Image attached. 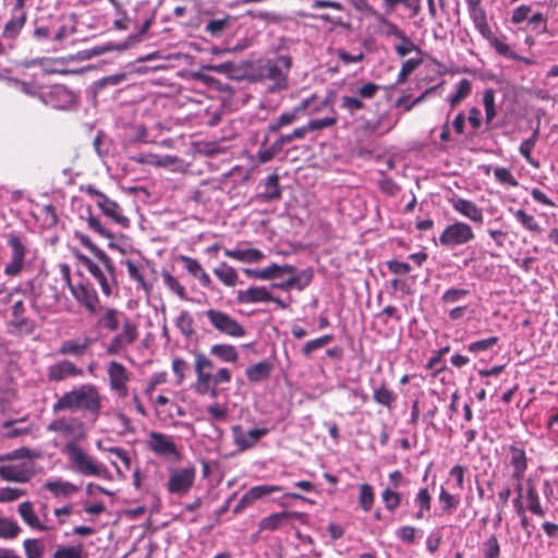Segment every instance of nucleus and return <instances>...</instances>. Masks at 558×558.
I'll list each match as a JSON object with an SVG mask.
<instances>
[{
    "instance_id": "nucleus-1",
    "label": "nucleus",
    "mask_w": 558,
    "mask_h": 558,
    "mask_svg": "<svg viewBox=\"0 0 558 558\" xmlns=\"http://www.w3.org/2000/svg\"><path fill=\"white\" fill-rule=\"evenodd\" d=\"M102 408L99 389L93 384H83L63 393L52 405L54 413L70 411L80 412L95 422Z\"/></svg>"
},
{
    "instance_id": "nucleus-2",
    "label": "nucleus",
    "mask_w": 558,
    "mask_h": 558,
    "mask_svg": "<svg viewBox=\"0 0 558 558\" xmlns=\"http://www.w3.org/2000/svg\"><path fill=\"white\" fill-rule=\"evenodd\" d=\"M63 453L68 458L70 469L80 475L100 477L107 472L106 466L101 462L89 456L74 440H70L64 445Z\"/></svg>"
},
{
    "instance_id": "nucleus-3",
    "label": "nucleus",
    "mask_w": 558,
    "mask_h": 558,
    "mask_svg": "<svg viewBox=\"0 0 558 558\" xmlns=\"http://www.w3.org/2000/svg\"><path fill=\"white\" fill-rule=\"evenodd\" d=\"M194 371L196 374L194 391L211 384H229L232 379L231 372L227 367H220L214 373V362L202 352L194 353Z\"/></svg>"
},
{
    "instance_id": "nucleus-4",
    "label": "nucleus",
    "mask_w": 558,
    "mask_h": 558,
    "mask_svg": "<svg viewBox=\"0 0 558 558\" xmlns=\"http://www.w3.org/2000/svg\"><path fill=\"white\" fill-rule=\"evenodd\" d=\"M292 66V59L288 54H280L267 59L260 68L262 77L269 82L270 92H279L288 88V75Z\"/></svg>"
},
{
    "instance_id": "nucleus-5",
    "label": "nucleus",
    "mask_w": 558,
    "mask_h": 558,
    "mask_svg": "<svg viewBox=\"0 0 558 558\" xmlns=\"http://www.w3.org/2000/svg\"><path fill=\"white\" fill-rule=\"evenodd\" d=\"M76 257L98 282L102 294L110 296L117 288L116 267L112 259L108 256V263L104 259H97L98 263H95L83 254H77Z\"/></svg>"
},
{
    "instance_id": "nucleus-6",
    "label": "nucleus",
    "mask_w": 558,
    "mask_h": 558,
    "mask_svg": "<svg viewBox=\"0 0 558 558\" xmlns=\"http://www.w3.org/2000/svg\"><path fill=\"white\" fill-rule=\"evenodd\" d=\"M5 239L10 255L9 260L4 265L3 274L7 277L14 278L20 276L29 266L27 259L29 250L26 241L15 232L8 233Z\"/></svg>"
},
{
    "instance_id": "nucleus-7",
    "label": "nucleus",
    "mask_w": 558,
    "mask_h": 558,
    "mask_svg": "<svg viewBox=\"0 0 558 558\" xmlns=\"http://www.w3.org/2000/svg\"><path fill=\"white\" fill-rule=\"evenodd\" d=\"M474 238L475 234L470 225L463 221H454L444 229L438 242L441 246L452 250L472 242Z\"/></svg>"
},
{
    "instance_id": "nucleus-8",
    "label": "nucleus",
    "mask_w": 558,
    "mask_h": 558,
    "mask_svg": "<svg viewBox=\"0 0 558 558\" xmlns=\"http://www.w3.org/2000/svg\"><path fill=\"white\" fill-rule=\"evenodd\" d=\"M85 192L96 198V205L104 216L121 227L129 226V218L124 216L121 206L116 201L109 198L105 193L93 185H87Z\"/></svg>"
},
{
    "instance_id": "nucleus-9",
    "label": "nucleus",
    "mask_w": 558,
    "mask_h": 558,
    "mask_svg": "<svg viewBox=\"0 0 558 558\" xmlns=\"http://www.w3.org/2000/svg\"><path fill=\"white\" fill-rule=\"evenodd\" d=\"M205 316L210 325L225 336L242 338L245 335L244 327L228 313L210 308L205 312Z\"/></svg>"
},
{
    "instance_id": "nucleus-10",
    "label": "nucleus",
    "mask_w": 558,
    "mask_h": 558,
    "mask_svg": "<svg viewBox=\"0 0 558 558\" xmlns=\"http://www.w3.org/2000/svg\"><path fill=\"white\" fill-rule=\"evenodd\" d=\"M39 99L53 109L68 110L73 106L75 96L64 85H52L39 90Z\"/></svg>"
},
{
    "instance_id": "nucleus-11",
    "label": "nucleus",
    "mask_w": 558,
    "mask_h": 558,
    "mask_svg": "<svg viewBox=\"0 0 558 558\" xmlns=\"http://www.w3.org/2000/svg\"><path fill=\"white\" fill-rule=\"evenodd\" d=\"M138 338V327L129 317L122 322V329L109 341L106 352L109 355H117L125 351Z\"/></svg>"
},
{
    "instance_id": "nucleus-12",
    "label": "nucleus",
    "mask_w": 558,
    "mask_h": 558,
    "mask_svg": "<svg viewBox=\"0 0 558 558\" xmlns=\"http://www.w3.org/2000/svg\"><path fill=\"white\" fill-rule=\"evenodd\" d=\"M95 342L96 339L94 337L85 333L74 338H69L60 343L58 354L82 359L84 356L92 355Z\"/></svg>"
},
{
    "instance_id": "nucleus-13",
    "label": "nucleus",
    "mask_w": 558,
    "mask_h": 558,
    "mask_svg": "<svg viewBox=\"0 0 558 558\" xmlns=\"http://www.w3.org/2000/svg\"><path fill=\"white\" fill-rule=\"evenodd\" d=\"M70 292L88 314L96 315L98 313L99 296L89 282L80 281L74 287H71Z\"/></svg>"
},
{
    "instance_id": "nucleus-14",
    "label": "nucleus",
    "mask_w": 558,
    "mask_h": 558,
    "mask_svg": "<svg viewBox=\"0 0 558 558\" xmlns=\"http://www.w3.org/2000/svg\"><path fill=\"white\" fill-rule=\"evenodd\" d=\"M109 386L120 398H125L129 393L128 383L130 373L124 365L117 361H111L107 368Z\"/></svg>"
},
{
    "instance_id": "nucleus-15",
    "label": "nucleus",
    "mask_w": 558,
    "mask_h": 558,
    "mask_svg": "<svg viewBox=\"0 0 558 558\" xmlns=\"http://www.w3.org/2000/svg\"><path fill=\"white\" fill-rule=\"evenodd\" d=\"M35 475L34 462L0 465V478L13 483H27Z\"/></svg>"
},
{
    "instance_id": "nucleus-16",
    "label": "nucleus",
    "mask_w": 558,
    "mask_h": 558,
    "mask_svg": "<svg viewBox=\"0 0 558 558\" xmlns=\"http://www.w3.org/2000/svg\"><path fill=\"white\" fill-rule=\"evenodd\" d=\"M46 375L49 381H63L68 378L82 377L84 371L68 359L60 360L47 367Z\"/></svg>"
},
{
    "instance_id": "nucleus-17",
    "label": "nucleus",
    "mask_w": 558,
    "mask_h": 558,
    "mask_svg": "<svg viewBox=\"0 0 558 558\" xmlns=\"http://www.w3.org/2000/svg\"><path fill=\"white\" fill-rule=\"evenodd\" d=\"M47 429L49 432L60 433L63 436L72 437L74 441L84 436V424L77 417L61 416L50 422Z\"/></svg>"
},
{
    "instance_id": "nucleus-18",
    "label": "nucleus",
    "mask_w": 558,
    "mask_h": 558,
    "mask_svg": "<svg viewBox=\"0 0 558 558\" xmlns=\"http://www.w3.org/2000/svg\"><path fill=\"white\" fill-rule=\"evenodd\" d=\"M448 203L453 210L470 221L482 225L484 221V211L473 201L452 195L448 198Z\"/></svg>"
},
{
    "instance_id": "nucleus-19",
    "label": "nucleus",
    "mask_w": 558,
    "mask_h": 558,
    "mask_svg": "<svg viewBox=\"0 0 558 558\" xmlns=\"http://www.w3.org/2000/svg\"><path fill=\"white\" fill-rule=\"evenodd\" d=\"M194 468L173 470L168 480L167 488L171 494L183 495L190 490L194 484Z\"/></svg>"
},
{
    "instance_id": "nucleus-20",
    "label": "nucleus",
    "mask_w": 558,
    "mask_h": 558,
    "mask_svg": "<svg viewBox=\"0 0 558 558\" xmlns=\"http://www.w3.org/2000/svg\"><path fill=\"white\" fill-rule=\"evenodd\" d=\"M26 0H16L11 12L10 20L5 23L2 36L7 39H14L23 28L26 22L25 11Z\"/></svg>"
},
{
    "instance_id": "nucleus-21",
    "label": "nucleus",
    "mask_w": 558,
    "mask_h": 558,
    "mask_svg": "<svg viewBox=\"0 0 558 558\" xmlns=\"http://www.w3.org/2000/svg\"><path fill=\"white\" fill-rule=\"evenodd\" d=\"M147 447L157 456L178 457L177 446L170 436L159 432H151L147 439Z\"/></svg>"
},
{
    "instance_id": "nucleus-22",
    "label": "nucleus",
    "mask_w": 558,
    "mask_h": 558,
    "mask_svg": "<svg viewBox=\"0 0 558 558\" xmlns=\"http://www.w3.org/2000/svg\"><path fill=\"white\" fill-rule=\"evenodd\" d=\"M269 430L270 429L267 427H260L243 432L240 425H235L232 427V435L234 444L241 450H246L254 447L259 441L260 438H263L269 433Z\"/></svg>"
},
{
    "instance_id": "nucleus-23",
    "label": "nucleus",
    "mask_w": 558,
    "mask_h": 558,
    "mask_svg": "<svg viewBox=\"0 0 558 558\" xmlns=\"http://www.w3.org/2000/svg\"><path fill=\"white\" fill-rule=\"evenodd\" d=\"M313 100H315V97L311 96L303 99L292 110L282 112L277 119L272 120L268 124V131L270 133H275L278 132L281 128L292 124L299 118V116L310 107Z\"/></svg>"
},
{
    "instance_id": "nucleus-24",
    "label": "nucleus",
    "mask_w": 558,
    "mask_h": 558,
    "mask_svg": "<svg viewBox=\"0 0 558 558\" xmlns=\"http://www.w3.org/2000/svg\"><path fill=\"white\" fill-rule=\"evenodd\" d=\"M271 299V292L264 286H252L236 292V301L240 304L268 303Z\"/></svg>"
},
{
    "instance_id": "nucleus-25",
    "label": "nucleus",
    "mask_w": 558,
    "mask_h": 558,
    "mask_svg": "<svg viewBox=\"0 0 558 558\" xmlns=\"http://www.w3.org/2000/svg\"><path fill=\"white\" fill-rule=\"evenodd\" d=\"M44 488L57 498H70L78 492V487L61 477L49 480L44 484Z\"/></svg>"
},
{
    "instance_id": "nucleus-26",
    "label": "nucleus",
    "mask_w": 558,
    "mask_h": 558,
    "mask_svg": "<svg viewBox=\"0 0 558 558\" xmlns=\"http://www.w3.org/2000/svg\"><path fill=\"white\" fill-rule=\"evenodd\" d=\"M225 256L247 264H256L265 258V254L258 248H226Z\"/></svg>"
},
{
    "instance_id": "nucleus-27",
    "label": "nucleus",
    "mask_w": 558,
    "mask_h": 558,
    "mask_svg": "<svg viewBox=\"0 0 558 558\" xmlns=\"http://www.w3.org/2000/svg\"><path fill=\"white\" fill-rule=\"evenodd\" d=\"M510 464L513 469L511 477L514 482L522 481L527 468V459L525 451L522 448L511 446L510 448Z\"/></svg>"
},
{
    "instance_id": "nucleus-28",
    "label": "nucleus",
    "mask_w": 558,
    "mask_h": 558,
    "mask_svg": "<svg viewBox=\"0 0 558 558\" xmlns=\"http://www.w3.org/2000/svg\"><path fill=\"white\" fill-rule=\"evenodd\" d=\"M126 316L114 307H106L97 318V326L108 331H116L120 327L121 318Z\"/></svg>"
},
{
    "instance_id": "nucleus-29",
    "label": "nucleus",
    "mask_w": 558,
    "mask_h": 558,
    "mask_svg": "<svg viewBox=\"0 0 558 558\" xmlns=\"http://www.w3.org/2000/svg\"><path fill=\"white\" fill-rule=\"evenodd\" d=\"M80 218L85 220L87 227L98 235L106 239H112V233L110 230L101 222L99 217L93 214L92 207L89 205L82 207Z\"/></svg>"
},
{
    "instance_id": "nucleus-30",
    "label": "nucleus",
    "mask_w": 558,
    "mask_h": 558,
    "mask_svg": "<svg viewBox=\"0 0 558 558\" xmlns=\"http://www.w3.org/2000/svg\"><path fill=\"white\" fill-rule=\"evenodd\" d=\"M385 13L390 14L398 8H403L409 12V17L413 19L418 15L422 9L421 0H383Z\"/></svg>"
},
{
    "instance_id": "nucleus-31",
    "label": "nucleus",
    "mask_w": 558,
    "mask_h": 558,
    "mask_svg": "<svg viewBox=\"0 0 558 558\" xmlns=\"http://www.w3.org/2000/svg\"><path fill=\"white\" fill-rule=\"evenodd\" d=\"M413 506L416 509L412 514L415 520H423L432 508V495L427 487H421L413 498Z\"/></svg>"
},
{
    "instance_id": "nucleus-32",
    "label": "nucleus",
    "mask_w": 558,
    "mask_h": 558,
    "mask_svg": "<svg viewBox=\"0 0 558 558\" xmlns=\"http://www.w3.org/2000/svg\"><path fill=\"white\" fill-rule=\"evenodd\" d=\"M264 190L258 194V198L264 203L277 201L281 197V189L279 186V175L272 173L268 175L263 183Z\"/></svg>"
},
{
    "instance_id": "nucleus-33",
    "label": "nucleus",
    "mask_w": 558,
    "mask_h": 558,
    "mask_svg": "<svg viewBox=\"0 0 558 558\" xmlns=\"http://www.w3.org/2000/svg\"><path fill=\"white\" fill-rule=\"evenodd\" d=\"M17 512L21 515L23 522L27 524L29 527L45 532L48 531L49 527L43 524L37 514L34 511L33 505L31 501H24L19 505Z\"/></svg>"
},
{
    "instance_id": "nucleus-34",
    "label": "nucleus",
    "mask_w": 558,
    "mask_h": 558,
    "mask_svg": "<svg viewBox=\"0 0 558 558\" xmlns=\"http://www.w3.org/2000/svg\"><path fill=\"white\" fill-rule=\"evenodd\" d=\"M209 354L225 363H235L239 352L234 345L217 343L210 347Z\"/></svg>"
},
{
    "instance_id": "nucleus-35",
    "label": "nucleus",
    "mask_w": 558,
    "mask_h": 558,
    "mask_svg": "<svg viewBox=\"0 0 558 558\" xmlns=\"http://www.w3.org/2000/svg\"><path fill=\"white\" fill-rule=\"evenodd\" d=\"M213 272L226 287H234L239 282L236 270L226 262H221Z\"/></svg>"
},
{
    "instance_id": "nucleus-36",
    "label": "nucleus",
    "mask_w": 558,
    "mask_h": 558,
    "mask_svg": "<svg viewBox=\"0 0 558 558\" xmlns=\"http://www.w3.org/2000/svg\"><path fill=\"white\" fill-rule=\"evenodd\" d=\"M271 373V364L267 361L258 362L246 368L245 375L250 381L259 383L269 377Z\"/></svg>"
},
{
    "instance_id": "nucleus-37",
    "label": "nucleus",
    "mask_w": 558,
    "mask_h": 558,
    "mask_svg": "<svg viewBox=\"0 0 558 558\" xmlns=\"http://www.w3.org/2000/svg\"><path fill=\"white\" fill-rule=\"evenodd\" d=\"M471 21L475 29L483 35H489L492 29L487 22L486 11L483 7L473 8L468 10Z\"/></svg>"
},
{
    "instance_id": "nucleus-38",
    "label": "nucleus",
    "mask_w": 558,
    "mask_h": 558,
    "mask_svg": "<svg viewBox=\"0 0 558 558\" xmlns=\"http://www.w3.org/2000/svg\"><path fill=\"white\" fill-rule=\"evenodd\" d=\"M525 499H526V508L537 517H544L545 510L541 505V499L538 496V493L536 490V487L529 481L526 492H525Z\"/></svg>"
},
{
    "instance_id": "nucleus-39",
    "label": "nucleus",
    "mask_w": 558,
    "mask_h": 558,
    "mask_svg": "<svg viewBox=\"0 0 558 558\" xmlns=\"http://www.w3.org/2000/svg\"><path fill=\"white\" fill-rule=\"evenodd\" d=\"M289 524L287 510L271 513L259 521V530L275 531L283 525Z\"/></svg>"
},
{
    "instance_id": "nucleus-40",
    "label": "nucleus",
    "mask_w": 558,
    "mask_h": 558,
    "mask_svg": "<svg viewBox=\"0 0 558 558\" xmlns=\"http://www.w3.org/2000/svg\"><path fill=\"white\" fill-rule=\"evenodd\" d=\"M482 37L489 43V45L495 49V51L498 54L511 60L518 59V54L512 50V48L504 40L495 36L492 29L489 31V35H483Z\"/></svg>"
},
{
    "instance_id": "nucleus-41",
    "label": "nucleus",
    "mask_w": 558,
    "mask_h": 558,
    "mask_svg": "<svg viewBox=\"0 0 558 558\" xmlns=\"http://www.w3.org/2000/svg\"><path fill=\"white\" fill-rule=\"evenodd\" d=\"M340 108L347 111L350 118L357 120V114L361 110L365 109V104L355 95H343L340 98Z\"/></svg>"
},
{
    "instance_id": "nucleus-42",
    "label": "nucleus",
    "mask_w": 558,
    "mask_h": 558,
    "mask_svg": "<svg viewBox=\"0 0 558 558\" xmlns=\"http://www.w3.org/2000/svg\"><path fill=\"white\" fill-rule=\"evenodd\" d=\"M281 490H283V487L279 486V485H268V484L256 485V486L251 487L245 493V500L251 501L253 504L254 501H256L258 499H262L272 493L281 492Z\"/></svg>"
},
{
    "instance_id": "nucleus-43",
    "label": "nucleus",
    "mask_w": 558,
    "mask_h": 558,
    "mask_svg": "<svg viewBox=\"0 0 558 558\" xmlns=\"http://www.w3.org/2000/svg\"><path fill=\"white\" fill-rule=\"evenodd\" d=\"M376 20L378 22L379 33L385 37H395L398 39L404 32L399 25L388 20L385 14L376 13Z\"/></svg>"
},
{
    "instance_id": "nucleus-44",
    "label": "nucleus",
    "mask_w": 558,
    "mask_h": 558,
    "mask_svg": "<svg viewBox=\"0 0 558 558\" xmlns=\"http://www.w3.org/2000/svg\"><path fill=\"white\" fill-rule=\"evenodd\" d=\"M313 275L312 268L295 271L288 278L291 289L304 290L312 282Z\"/></svg>"
},
{
    "instance_id": "nucleus-45",
    "label": "nucleus",
    "mask_w": 558,
    "mask_h": 558,
    "mask_svg": "<svg viewBox=\"0 0 558 558\" xmlns=\"http://www.w3.org/2000/svg\"><path fill=\"white\" fill-rule=\"evenodd\" d=\"M373 399L376 403L390 409L397 396L392 390L388 389L385 384H381L379 387L373 388Z\"/></svg>"
},
{
    "instance_id": "nucleus-46",
    "label": "nucleus",
    "mask_w": 558,
    "mask_h": 558,
    "mask_svg": "<svg viewBox=\"0 0 558 558\" xmlns=\"http://www.w3.org/2000/svg\"><path fill=\"white\" fill-rule=\"evenodd\" d=\"M472 90V84L468 78L459 81L456 87V92L448 96V101L451 109H453L460 101L465 99Z\"/></svg>"
},
{
    "instance_id": "nucleus-47",
    "label": "nucleus",
    "mask_w": 558,
    "mask_h": 558,
    "mask_svg": "<svg viewBox=\"0 0 558 558\" xmlns=\"http://www.w3.org/2000/svg\"><path fill=\"white\" fill-rule=\"evenodd\" d=\"M399 43L395 45V51L400 58H404L412 52L421 53L418 46L414 44L410 36L405 32L398 38Z\"/></svg>"
},
{
    "instance_id": "nucleus-48",
    "label": "nucleus",
    "mask_w": 558,
    "mask_h": 558,
    "mask_svg": "<svg viewBox=\"0 0 558 558\" xmlns=\"http://www.w3.org/2000/svg\"><path fill=\"white\" fill-rule=\"evenodd\" d=\"M315 100H313L310 105V107L306 109L308 110L310 114H315L320 112L324 109H328L331 113L336 112L333 109L335 104V94L328 93L324 98L318 99L315 95Z\"/></svg>"
},
{
    "instance_id": "nucleus-49",
    "label": "nucleus",
    "mask_w": 558,
    "mask_h": 558,
    "mask_svg": "<svg viewBox=\"0 0 558 558\" xmlns=\"http://www.w3.org/2000/svg\"><path fill=\"white\" fill-rule=\"evenodd\" d=\"M438 500L445 513H452L460 504V497L450 494L444 486L440 487Z\"/></svg>"
},
{
    "instance_id": "nucleus-50",
    "label": "nucleus",
    "mask_w": 558,
    "mask_h": 558,
    "mask_svg": "<svg viewBox=\"0 0 558 558\" xmlns=\"http://www.w3.org/2000/svg\"><path fill=\"white\" fill-rule=\"evenodd\" d=\"M26 307L23 301H16L12 306L11 324L19 329L28 327L29 319L25 316Z\"/></svg>"
},
{
    "instance_id": "nucleus-51",
    "label": "nucleus",
    "mask_w": 558,
    "mask_h": 558,
    "mask_svg": "<svg viewBox=\"0 0 558 558\" xmlns=\"http://www.w3.org/2000/svg\"><path fill=\"white\" fill-rule=\"evenodd\" d=\"M375 500L374 489L369 484H361L359 487V505L368 512L373 508Z\"/></svg>"
},
{
    "instance_id": "nucleus-52",
    "label": "nucleus",
    "mask_w": 558,
    "mask_h": 558,
    "mask_svg": "<svg viewBox=\"0 0 558 558\" xmlns=\"http://www.w3.org/2000/svg\"><path fill=\"white\" fill-rule=\"evenodd\" d=\"M514 217L517 221L526 230L533 232V233H541L542 228L538 225V222L535 220V218L532 215H529L523 209H518L514 211Z\"/></svg>"
},
{
    "instance_id": "nucleus-53",
    "label": "nucleus",
    "mask_w": 558,
    "mask_h": 558,
    "mask_svg": "<svg viewBox=\"0 0 558 558\" xmlns=\"http://www.w3.org/2000/svg\"><path fill=\"white\" fill-rule=\"evenodd\" d=\"M483 106L485 109V120L486 123L489 124L495 119L497 111L495 106V90L493 88H488L484 90L483 94Z\"/></svg>"
},
{
    "instance_id": "nucleus-54",
    "label": "nucleus",
    "mask_w": 558,
    "mask_h": 558,
    "mask_svg": "<svg viewBox=\"0 0 558 558\" xmlns=\"http://www.w3.org/2000/svg\"><path fill=\"white\" fill-rule=\"evenodd\" d=\"M21 527L11 519L0 517V538L13 539L17 537Z\"/></svg>"
},
{
    "instance_id": "nucleus-55",
    "label": "nucleus",
    "mask_w": 558,
    "mask_h": 558,
    "mask_svg": "<svg viewBox=\"0 0 558 558\" xmlns=\"http://www.w3.org/2000/svg\"><path fill=\"white\" fill-rule=\"evenodd\" d=\"M333 340L332 335H324L319 338L307 341L301 349L305 357H310L314 351H317Z\"/></svg>"
},
{
    "instance_id": "nucleus-56",
    "label": "nucleus",
    "mask_w": 558,
    "mask_h": 558,
    "mask_svg": "<svg viewBox=\"0 0 558 558\" xmlns=\"http://www.w3.org/2000/svg\"><path fill=\"white\" fill-rule=\"evenodd\" d=\"M381 499L388 511H395L401 504V494L397 489L387 487L381 493Z\"/></svg>"
},
{
    "instance_id": "nucleus-57",
    "label": "nucleus",
    "mask_w": 558,
    "mask_h": 558,
    "mask_svg": "<svg viewBox=\"0 0 558 558\" xmlns=\"http://www.w3.org/2000/svg\"><path fill=\"white\" fill-rule=\"evenodd\" d=\"M165 286L181 300H187L184 287L168 271L161 274Z\"/></svg>"
},
{
    "instance_id": "nucleus-58",
    "label": "nucleus",
    "mask_w": 558,
    "mask_h": 558,
    "mask_svg": "<svg viewBox=\"0 0 558 558\" xmlns=\"http://www.w3.org/2000/svg\"><path fill=\"white\" fill-rule=\"evenodd\" d=\"M175 326L185 337H191L194 333L193 318L187 311H181L175 319Z\"/></svg>"
},
{
    "instance_id": "nucleus-59",
    "label": "nucleus",
    "mask_w": 558,
    "mask_h": 558,
    "mask_svg": "<svg viewBox=\"0 0 558 558\" xmlns=\"http://www.w3.org/2000/svg\"><path fill=\"white\" fill-rule=\"evenodd\" d=\"M337 123L336 112L322 119H313L306 125L310 132L320 131L333 126Z\"/></svg>"
},
{
    "instance_id": "nucleus-60",
    "label": "nucleus",
    "mask_w": 558,
    "mask_h": 558,
    "mask_svg": "<svg viewBox=\"0 0 558 558\" xmlns=\"http://www.w3.org/2000/svg\"><path fill=\"white\" fill-rule=\"evenodd\" d=\"M380 89L381 87L378 84H375L373 82H366L356 86L354 93L355 96L363 101L364 99L374 98Z\"/></svg>"
},
{
    "instance_id": "nucleus-61",
    "label": "nucleus",
    "mask_w": 558,
    "mask_h": 558,
    "mask_svg": "<svg viewBox=\"0 0 558 558\" xmlns=\"http://www.w3.org/2000/svg\"><path fill=\"white\" fill-rule=\"evenodd\" d=\"M75 239L80 241V243L88 248L96 259H104L106 263H108V255L100 248H98L92 240L82 232H75Z\"/></svg>"
},
{
    "instance_id": "nucleus-62",
    "label": "nucleus",
    "mask_w": 558,
    "mask_h": 558,
    "mask_svg": "<svg viewBox=\"0 0 558 558\" xmlns=\"http://www.w3.org/2000/svg\"><path fill=\"white\" fill-rule=\"evenodd\" d=\"M498 337H489L469 343L466 349L471 353H480L492 350L498 343Z\"/></svg>"
},
{
    "instance_id": "nucleus-63",
    "label": "nucleus",
    "mask_w": 558,
    "mask_h": 558,
    "mask_svg": "<svg viewBox=\"0 0 558 558\" xmlns=\"http://www.w3.org/2000/svg\"><path fill=\"white\" fill-rule=\"evenodd\" d=\"M52 558H83L82 545L60 546L56 549Z\"/></svg>"
},
{
    "instance_id": "nucleus-64",
    "label": "nucleus",
    "mask_w": 558,
    "mask_h": 558,
    "mask_svg": "<svg viewBox=\"0 0 558 558\" xmlns=\"http://www.w3.org/2000/svg\"><path fill=\"white\" fill-rule=\"evenodd\" d=\"M25 555L27 558H41L44 547L36 538H27L23 543Z\"/></svg>"
}]
</instances>
